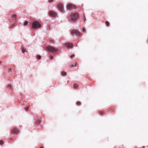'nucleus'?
<instances>
[{"label":"nucleus","instance_id":"28","mask_svg":"<svg viewBox=\"0 0 148 148\" xmlns=\"http://www.w3.org/2000/svg\"><path fill=\"white\" fill-rule=\"evenodd\" d=\"M14 18H15V19L16 18V15L15 14H14Z\"/></svg>","mask_w":148,"mask_h":148},{"label":"nucleus","instance_id":"23","mask_svg":"<svg viewBox=\"0 0 148 148\" xmlns=\"http://www.w3.org/2000/svg\"><path fill=\"white\" fill-rule=\"evenodd\" d=\"M50 27L49 26H48V27L47 28V29H50Z\"/></svg>","mask_w":148,"mask_h":148},{"label":"nucleus","instance_id":"20","mask_svg":"<svg viewBox=\"0 0 148 148\" xmlns=\"http://www.w3.org/2000/svg\"><path fill=\"white\" fill-rule=\"evenodd\" d=\"M3 144V141L2 140H1L0 141V144L1 145Z\"/></svg>","mask_w":148,"mask_h":148},{"label":"nucleus","instance_id":"10","mask_svg":"<svg viewBox=\"0 0 148 148\" xmlns=\"http://www.w3.org/2000/svg\"><path fill=\"white\" fill-rule=\"evenodd\" d=\"M12 88V86L10 85V84H8V90H9V89H11Z\"/></svg>","mask_w":148,"mask_h":148},{"label":"nucleus","instance_id":"24","mask_svg":"<svg viewBox=\"0 0 148 148\" xmlns=\"http://www.w3.org/2000/svg\"><path fill=\"white\" fill-rule=\"evenodd\" d=\"M53 0H48V2H51Z\"/></svg>","mask_w":148,"mask_h":148},{"label":"nucleus","instance_id":"21","mask_svg":"<svg viewBox=\"0 0 148 148\" xmlns=\"http://www.w3.org/2000/svg\"><path fill=\"white\" fill-rule=\"evenodd\" d=\"M82 32H86V30L85 29H82Z\"/></svg>","mask_w":148,"mask_h":148},{"label":"nucleus","instance_id":"22","mask_svg":"<svg viewBox=\"0 0 148 148\" xmlns=\"http://www.w3.org/2000/svg\"><path fill=\"white\" fill-rule=\"evenodd\" d=\"M29 109V108L28 107H27L25 108V110H27Z\"/></svg>","mask_w":148,"mask_h":148},{"label":"nucleus","instance_id":"9","mask_svg":"<svg viewBox=\"0 0 148 148\" xmlns=\"http://www.w3.org/2000/svg\"><path fill=\"white\" fill-rule=\"evenodd\" d=\"M68 9H75L74 6L71 3H69L67 6Z\"/></svg>","mask_w":148,"mask_h":148},{"label":"nucleus","instance_id":"30","mask_svg":"<svg viewBox=\"0 0 148 148\" xmlns=\"http://www.w3.org/2000/svg\"><path fill=\"white\" fill-rule=\"evenodd\" d=\"M40 148H43V147H40Z\"/></svg>","mask_w":148,"mask_h":148},{"label":"nucleus","instance_id":"15","mask_svg":"<svg viewBox=\"0 0 148 148\" xmlns=\"http://www.w3.org/2000/svg\"><path fill=\"white\" fill-rule=\"evenodd\" d=\"M72 67H76L77 66L76 63L73 64L71 65Z\"/></svg>","mask_w":148,"mask_h":148},{"label":"nucleus","instance_id":"12","mask_svg":"<svg viewBox=\"0 0 148 148\" xmlns=\"http://www.w3.org/2000/svg\"><path fill=\"white\" fill-rule=\"evenodd\" d=\"M81 103L79 101H77L76 103V105L78 106H79L80 105Z\"/></svg>","mask_w":148,"mask_h":148},{"label":"nucleus","instance_id":"16","mask_svg":"<svg viewBox=\"0 0 148 148\" xmlns=\"http://www.w3.org/2000/svg\"><path fill=\"white\" fill-rule=\"evenodd\" d=\"M28 23V22L27 21H25L24 23V25L25 26Z\"/></svg>","mask_w":148,"mask_h":148},{"label":"nucleus","instance_id":"8","mask_svg":"<svg viewBox=\"0 0 148 148\" xmlns=\"http://www.w3.org/2000/svg\"><path fill=\"white\" fill-rule=\"evenodd\" d=\"M58 6L60 11L62 12L63 9V4L61 3H59L58 4Z\"/></svg>","mask_w":148,"mask_h":148},{"label":"nucleus","instance_id":"17","mask_svg":"<svg viewBox=\"0 0 148 148\" xmlns=\"http://www.w3.org/2000/svg\"><path fill=\"white\" fill-rule=\"evenodd\" d=\"M41 122V121L39 120H38L37 121V122H36V123H40Z\"/></svg>","mask_w":148,"mask_h":148},{"label":"nucleus","instance_id":"4","mask_svg":"<svg viewBox=\"0 0 148 148\" xmlns=\"http://www.w3.org/2000/svg\"><path fill=\"white\" fill-rule=\"evenodd\" d=\"M71 33L72 34L73 36L75 37H77L78 36L80 35L79 32L76 30H72L71 31Z\"/></svg>","mask_w":148,"mask_h":148},{"label":"nucleus","instance_id":"6","mask_svg":"<svg viewBox=\"0 0 148 148\" xmlns=\"http://www.w3.org/2000/svg\"><path fill=\"white\" fill-rule=\"evenodd\" d=\"M19 130L17 128H14L11 131L12 134L13 135H17L19 132Z\"/></svg>","mask_w":148,"mask_h":148},{"label":"nucleus","instance_id":"27","mask_svg":"<svg viewBox=\"0 0 148 148\" xmlns=\"http://www.w3.org/2000/svg\"><path fill=\"white\" fill-rule=\"evenodd\" d=\"M74 56V55H72L71 56V58H73Z\"/></svg>","mask_w":148,"mask_h":148},{"label":"nucleus","instance_id":"26","mask_svg":"<svg viewBox=\"0 0 148 148\" xmlns=\"http://www.w3.org/2000/svg\"><path fill=\"white\" fill-rule=\"evenodd\" d=\"M50 58L51 59H52V58H53V57L52 56H51Z\"/></svg>","mask_w":148,"mask_h":148},{"label":"nucleus","instance_id":"2","mask_svg":"<svg viewBox=\"0 0 148 148\" xmlns=\"http://www.w3.org/2000/svg\"><path fill=\"white\" fill-rule=\"evenodd\" d=\"M79 18L78 14L77 13H72L71 15V20L74 22H75Z\"/></svg>","mask_w":148,"mask_h":148},{"label":"nucleus","instance_id":"1","mask_svg":"<svg viewBox=\"0 0 148 148\" xmlns=\"http://www.w3.org/2000/svg\"><path fill=\"white\" fill-rule=\"evenodd\" d=\"M32 26L33 29H37L41 27L40 24L37 21H34L32 23Z\"/></svg>","mask_w":148,"mask_h":148},{"label":"nucleus","instance_id":"13","mask_svg":"<svg viewBox=\"0 0 148 148\" xmlns=\"http://www.w3.org/2000/svg\"><path fill=\"white\" fill-rule=\"evenodd\" d=\"M66 73L65 72L63 71L62 73V75H66Z\"/></svg>","mask_w":148,"mask_h":148},{"label":"nucleus","instance_id":"19","mask_svg":"<svg viewBox=\"0 0 148 148\" xmlns=\"http://www.w3.org/2000/svg\"><path fill=\"white\" fill-rule=\"evenodd\" d=\"M106 24L107 26H108L109 24V23L108 21L106 22Z\"/></svg>","mask_w":148,"mask_h":148},{"label":"nucleus","instance_id":"3","mask_svg":"<svg viewBox=\"0 0 148 148\" xmlns=\"http://www.w3.org/2000/svg\"><path fill=\"white\" fill-rule=\"evenodd\" d=\"M46 49L48 51L51 53L56 52L58 50L57 49L51 46L47 47Z\"/></svg>","mask_w":148,"mask_h":148},{"label":"nucleus","instance_id":"29","mask_svg":"<svg viewBox=\"0 0 148 148\" xmlns=\"http://www.w3.org/2000/svg\"><path fill=\"white\" fill-rule=\"evenodd\" d=\"M85 18L84 19V21H85Z\"/></svg>","mask_w":148,"mask_h":148},{"label":"nucleus","instance_id":"25","mask_svg":"<svg viewBox=\"0 0 148 148\" xmlns=\"http://www.w3.org/2000/svg\"><path fill=\"white\" fill-rule=\"evenodd\" d=\"M12 71V69L11 68H10V69H9L8 70V72H10L11 71Z\"/></svg>","mask_w":148,"mask_h":148},{"label":"nucleus","instance_id":"7","mask_svg":"<svg viewBox=\"0 0 148 148\" xmlns=\"http://www.w3.org/2000/svg\"><path fill=\"white\" fill-rule=\"evenodd\" d=\"M49 14L50 16L54 17L57 14L54 11H50L49 12Z\"/></svg>","mask_w":148,"mask_h":148},{"label":"nucleus","instance_id":"11","mask_svg":"<svg viewBox=\"0 0 148 148\" xmlns=\"http://www.w3.org/2000/svg\"><path fill=\"white\" fill-rule=\"evenodd\" d=\"M78 85L77 84H73V87L75 88H76L78 87Z\"/></svg>","mask_w":148,"mask_h":148},{"label":"nucleus","instance_id":"18","mask_svg":"<svg viewBox=\"0 0 148 148\" xmlns=\"http://www.w3.org/2000/svg\"><path fill=\"white\" fill-rule=\"evenodd\" d=\"M41 58V56H39V55H38L37 56V58L38 59H39L40 58Z\"/></svg>","mask_w":148,"mask_h":148},{"label":"nucleus","instance_id":"14","mask_svg":"<svg viewBox=\"0 0 148 148\" xmlns=\"http://www.w3.org/2000/svg\"><path fill=\"white\" fill-rule=\"evenodd\" d=\"M22 52L23 53H24L25 52H26V51H25V50L24 49V48H23L21 49Z\"/></svg>","mask_w":148,"mask_h":148},{"label":"nucleus","instance_id":"5","mask_svg":"<svg viewBox=\"0 0 148 148\" xmlns=\"http://www.w3.org/2000/svg\"><path fill=\"white\" fill-rule=\"evenodd\" d=\"M65 46L67 49H71L73 47V44L72 43L67 42L65 44Z\"/></svg>","mask_w":148,"mask_h":148}]
</instances>
